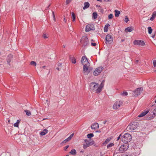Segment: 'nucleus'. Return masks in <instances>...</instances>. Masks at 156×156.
I'll return each instance as SVG.
<instances>
[{"mask_svg": "<svg viewBox=\"0 0 156 156\" xmlns=\"http://www.w3.org/2000/svg\"><path fill=\"white\" fill-rule=\"evenodd\" d=\"M104 86V84L102 83H101L99 85L97 83L92 82L90 85V89L92 91H96L97 93H99L102 91Z\"/></svg>", "mask_w": 156, "mask_h": 156, "instance_id": "obj_1", "label": "nucleus"}, {"mask_svg": "<svg viewBox=\"0 0 156 156\" xmlns=\"http://www.w3.org/2000/svg\"><path fill=\"white\" fill-rule=\"evenodd\" d=\"M129 147V145L127 144H123L120 147H117L115 150L116 153H122L127 150Z\"/></svg>", "mask_w": 156, "mask_h": 156, "instance_id": "obj_2", "label": "nucleus"}, {"mask_svg": "<svg viewBox=\"0 0 156 156\" xmlns=\"http://www.w3.org/2000/svg\"><path fill=\"white\" fill-rule=\"evenodd\" d=\"M122 141L125 143L130 142L132 139L131 136L129 133H125L121 137Z\"/></svg>", "mask_w": 156, "mask_h": 156, "instance_id": "obj_3", "label": "nucleus"}, {"mask_svg": "<svg viewBox=\"0 0 156 156\" xmlns=\"http://www.w3.org/2000/svg\"><path fill=\"white\" fill-rule=\"evenodd\" d=\"M83 72L85 75H87L93 69L92 67H90V64L89 66H83Z\"/></svg>", "mask_w": 156, "mask_h": 156, "instance_id": "obj_4", "label": "nucleus"}, {"mask_svg": "<svg viewBox=\"0 0 156 156\" xmlns=\"http://www.w3.org/2000/svg\"><path fill=\"white\" fill-rule=\"evenodd\" d=\"M138 125L136 123H130L127 127V130H135L137 127Z\"/></svg>", "mask_w": 156, "mask_h": 156, "instance_id": "obj_5", "label": "nucleus"}, {"mask_svg": "<svg viewBox=\"0 0 156 156\" xmlns=\"http://www.w3.org/2000/svg\"><path fill=\"white\" fill-rule=\"evenodd\" d=\"M103 69V67L102 66H100L97 68L95 69L93 72L94 75L95 76H97L100 75Z\"/></svg>", "mask_w": 156, "mask_h": 156, "instance_id": "obj_6", "label": "nucleus"}, {"mask_svg": "<svg viewBox=\"0 0 156 156\" xmlns=\"http://www.w3.org/2000/svg\"><path fill=\"white\" fill-rule=\"evenodd\" d=\"M106 42L107 44H111L113 42V37L110 34H108L105 37Z\"/></svg>", "mask_w": 156, "mask_h": 156, "instance_id": "obj_7", "label": "nucleus"}, {"mask_svg": "<svg viewBox=\"0 0 156 156\" xmlns=\"http://www.w3.org/2000/svg\"><path fill=\"white\" fill-rule=\"evenodd\" d=\"M123 104L122 101H117L115 102L113 105V108L114 109H118Z\"/></svg>", "mask_w": 156, "mask_h": 156, "instance_id": "obj_8", "label": "nucleus"}, {"mask_svg": "<svg viewBox=\"0 0 156 156\" xmlns=\"http://www.w3.org/2000/svg\"><path fill=\"white\" fill-rule=\"evenodd\" d=\"M81 62L82 63V64H83V65L84 66H89V64H90V63L89 62L86 56H83L82 57Z\"/></svg>", "mask_w": 156, "mask_h": 156, "instance_id": "obj_9", "label": "nucleus"}, {"mask_svg": "<svg viewBox=\"0 0 156 156\" xmlns=\"http://www.w3.org/2000/svg\"><path fill=\"white\" fill-rule=\"evenodd\" d=\"M81 42L85 46L88 45L89 41L87 37L86 36H83L81 40Z\"/></svg>", "mask_w": 156, "mask_h": 156, "instance_id": "obj_10", "label": "nucleus"}, {"mask_svg": "<svg viewBox=\"0 0 156 156\" xmlns=\"http://www.w3.org/2000/svg\"><path fill=\"white\" fill-rule=\"evenodd\" d=\"M94 25L92 24H90L86 25L85 31L86 32H88L91 30H94Z\"/></svg>", "mask_w": 156, "mask_h": 156, "instance_id": "obj_11", "label": "nucleus"}, {"mask_svg": "<svg viewBox=\"0 0 156 156\" xmlns=\"http://www.w3.org/2000/svg\"><path fill=\"white\" fill-rule=\"evenodd\" d=\"M142 88H138L133 92V94L134 96H137L140 94V93L142 92Z\"/></svg>", "mask_w": 156, "mask_h": 156, "instance_id": "obj_12", "label": "nucleus"}, {"mask_svg": "<svg viewBox=\"0 0 156 156\" xmlns=\"http://www.w3.org/2000/svg\"><path fill=\"white\" fill-rule=\"evenodd\" d=\"M133 44L134 45H138L144 46L145 43L144 41L140 40H135L133 41Z\"/></svg>", "mask_w": 156, "mask_h": 156, "instance_id": "obj_13", "label": "nucleus"}, {"mask_svg": "<svg viewBox=\"0 0 156 156\" xmlns=\"http://www.w3.org/2000/svg\"><path fill=\"white\" fill-rule=\"evenodd\" d=\"M94 141H92L84 144L83 146V148L85 149L87 147H89L93 144H94Z\"/></svg>", "mask_w": 156, "mask_h": 156, "instance_id": "obj_14", "label": "nucleus"}, {"mask_svg": "<svg viewBox=\"0 0 156 156\" xmlns=\"http://www.w3.org/2000/svg\"><path fill=\"white\" fill-rule=\"evenodd\" d=\"M99 126L98 123L95 122L92 124L91 126V129H96L99 128Z\"/></svg>", "mask_w": 156, "mask_h": 156, "instance_id": "obj_15", "label": "nucleus"}, {"mask_svg": "<svg viewBox=\"0 0 156 156\" xmlns=\"http://www.w3.org/2000/svg\"><path fill=\"white\" fill-rule=\"evenodd\" d=\"M134 30L133 27H130L126 28L125 29V31L126 32H130Z\"/></svg>", "mask_w": 156, "mask_h": 156, "instance_id": "obj_16", "label": "nucleus"}, {"mask_svg": "<svg viewBox=\"0 0 156 156\" xmlns=\"http://www.w3.org/2000/svg\"><path fill=\"white\" fill-rule=\"evenodd\" d=\"M149 112V111L148 110H147L142 112L138 115V117L140 118L144 116L147 114Z\"/></svg>", "mask_w": 156, "mask_h": 156, "instance_id": "obj_17", "label": "nucleus"}, {"mask_svg": "<svg viewBox=\"0 0 156 156\" xmlns=\"http://www.w3.org/2000/svg\"><path fill=\"white\" fill-rule=\"evenodd\" d=\"M12 58V54H10L8 55L7 58V61L8 64H9L11 62Z\"/></svg>", "mask_w": 156, "mask_h": 156, "instance_id": "obj_18", "label": "nucleus"}, {"mask_svg": "<svg viewBox=\"0 0 156 156\" xmlns=\"http://www.w3.org/2000/svg\"><path fill=\"white\" fill-rule=\"evenodd\" d=\"M156 16V12H154L152 14L151 17L150 18V20L153 21Z\"/></svg>", "mask_w": 156, "mask_h": 156, "instance_id": "obj_19", "label": "nucleus"}, {"mask_svg": "<svg viewBox=\"0 0 156 156\" xmlns=\"http://www.w3.org/2000/svg\"><path fill=\"white\" fill-rule=\"evenodd\" d=\"M90 6V4L87 2H85L84 3V6L83 7V9H85L88 8Z\"/></svg>", "mask_w": 156, "mask_h": 156, "instance_id": "obj_20", "label": "nucleus"}, {"mask_svg": "<svg viewBox=\"0 0 156 156\" xmlns=\"http://www.w3.org/2000/svg\"><path fill=\"white\" fill-rule=\"evenodd\" d=\"M74 135V133H73L71 134L70 135V136L66 139L64 140V142H67L69 141L73 137Z\"/></svg>", "mask_w": 156, "mask_h": 156, "instance_id": "obj_21", "label": "nucleus"}, {"mask_svg": "<svg viewBox=\"0 0 156 156\" xmlns=\"http://www.w3.org/2000/svg\"><path fill=\"white\" fill-rule=\"evenodd\" d=\"M48 131L47 129H44L43 131L41 132L40 134L41 135L44 136L47 133Z\"/></svg>", "mask_w": 156, "mask_h": 156, "instance_id": "obj_22", "label": "nucleus"}, {"mask_svg": "<svg viewBox=\"0 0 156 156\" xmlns=\"http://www.w3.org/2000/svg\"><path fill=\"white\" fill-rule=\"evenodd\" d=\"M69 153L71 154L74 155L76 154V150L73 149L69 152Z\"/></svg>", "mask_w": 156, "mask_h": 156, "instance_id": "obj_23", "label": "nucleus"}, {"mask_svg": "<svg viewBox=\"0 0 156 156\" xmlns=\"http://www.w3.org/2000/svg\"><path fill=\"white\" fill-rule=\"evenodd\" d=\"M110 26V25L108 24H107L105 25L104 28V31L105 32H107L108 30V27Z\"/></svg>", "mask_w": 156, "mask_h": 156, "instance_id": "obj_24", "label": "nucleus"}, {"mask_svg": "<svg viewBox=\"0 0 156 156\" xmlns=\"http://www.w3.org/2000/svg\"><path fill=\"white\" fill-rule=\"evenodd\" d=\"M115 12V17H118L120 14V12L117 10H115L114 11Z\"/></svg>", "mask_w": 156, "mask_h": 156, "instance_id": "obj_25", "label": "nucleus"}, {"mask_svg": "<svg viewBox=\"0 0 156 156\" xmlns=\"http://www.w3.org/2000/svg\"><path fill=\"white\" fill-rule=\"evenodd\" d=\"M71 15H72V21L73 22H74L75 21V14L73 12H71Z\"/></svg>", "mask_w": 156, "mask_h": 156, "instance_id": "obj_26", "label": "nucleus"}, {"mask_svg": "<svg viewBox=\"0 0 156 156\" xmlns=\"http://www.w3.org/2000/svg\"><path fill=\"white\" fill-rule=\"evenodd\" d=\"M20 122V121L19 120H17L16 122L14 124V126L15 127H18L19 124Z\"/></svg>", "mask_w": 156, "mask_h": 156, "instance_id": "obj_27", "label": "nucleus"}, {"mask_svg": "<svg viewBox=\"0 0 156 156\" xmlns=\"http://www.w3.org/2000/svg\"><path fill=\"white\" fill-rule=\"evenodd\" d=\"M111 140V138H109L107 139L103 143L104 144H107Z\"/></svg>", "mask_w": 156, "mask_h": 156, "instance_id": "obj_28", "label": "nucleus"}, {"mask_svg": "<svg viewBox=\"0 0 156 156\" xmlns=\"http://www.w3.org/2000/svg\"><path fill=\"white\" fill-rule=\"evenodd\" d=\"M94 136V134L93 133H91L88 134L87 135V137L88 138H90L91 137H93Z\"/></svg>", "mask_w": 156, "mask_h": 156, "instance_id": "obj_29", "label": "nucleus"}, {"mask_svg": "<svg viewBox=\"0 0 156 156\" xmlns=\"http://www.w3.org/2000/svg\"><path fill=\"white\" fill-rule=\"evenodd\" d=\"M114 145V144L113 143H110L107 145V148H109L112 147V146H113Z\"/></svg>", "mask_w": 156, "mask_h": 156, "instance_id": "obj_30", "label": "nucleus"}, {"mask_svg": "<svg viewBox=\"0 0 156 156\" xmlns=\"http://www.w3.org/2000/svg\"><path fill=\"white\" fill-rule=\"evenodd\" d=\"M25 112H26L27 115L29 116L31 114V112L29 110H25Z\"/></svg>", "mask_w": 156, "mask_h": 156, "instance_id": "obj_31", "label": "nucleus"}, {"mask_svg": "<svg viewBox=\"0 0 156 156\" xmlns=\"http://www.w3.org/2000/svg\"><path fill=\"white\" fill-rule=\"evenodd\" d=\"M98 15L96 12H94L93 13V17L94 19H96Z\"/></svg>", "mask_w": 156, "mask_h": 156, "instance_id": "obj_32", "label": "nucleus"}, {"mask_svg": "<svg viewBox=\"0 0 156 156\" xmlns=\"http://www.w3.org/2000/svg\"><path fill=\"white\" fill-rule=\"evenodd\" d=\"M147 29L148 30V32L149 34H151L152 31V29L151 27H148Z\"/></svg>", "mask_w": 156, "mask_h": 156, "instance_id": "obj_33", "label": "nucleus"}, {"mask_svg": "<svg viewBox=\"0 0 156 156\" xmlns=\"http://www.w3.org/2000/svg\"><path fill=\"white\" fill-rule=\"evenodd\" d=\"M30 64L31 65L34 66H36L37 65L36 62L33 61H31Z\"/></svg>", "mask_w": 156, "mask_h": 156, "instance_id": "obj_34", "label": "nucleus"}, {"mask_svg": "<svg viewBox=\"0 0 156 156\" xmlns=\"http://www.w3.org/2000/svg\"><path fill=\"white\" fill-rule=\"evenodd\" d=\"M128 93L126 91H124L121 94L122 96H127L128 95Z\"/></svg>", "mask_w": 156, "mask_h": 156, "instance_id": "obj_35", "label": "nucleus"}, {"mask_svg": "<svg viewBox=\"0 0 156 156\" xmlns=\"http://www.w3.org/2000/svg\"><path fill=\"white\" fill-rule=\"evenodd\" d=\"M153 66L154 67H156V60H153Z\"/></svg>", "mask_w": 156, "mask_h": 156, "instance_id": "obj_36", "label": "nucleus"}, {"mask_svg": "<svg viewBox=\"0 0 156 156\" xmlns=\"http://www.w3.org/2000/svg\"><path fill=\"white\" fill-rule=\"evenodd\" d=\"M71 62L73 63H75L76 62V59L74 58H71Z\"/></svg>", "mask_w": 156, "mask_h": 156, "instance_id": "obj_37", "label": "nucleus"}, {"mask_svg": "<svg viewBox=\"0 0 156 156\" xmlns=\"http://www.w3.org/2000/svg\"><path fill=\"white\" fill-rule=\"evenodd\" d=\"M113 16V15L112 14H110L108 16V18L109 19H111L112 18Z\"/></svg>", "mask_w": 156, "mask_h": 156, "instance_id": "obj_38", "label": "nucleus"}, {"mask_svg": "<svg viewBox=\"0 0 156 156\" xmlns=\"http://www.w3.org/2000/svg\"><path fill=\"white\" fill-rule=\"evenodd\" d=\"M42 37H43L44 39H46L48 37L45 34H43Z\"/></svg>", "mask_w": 156, "mask_h": 156, "instance_id": "obj_39", "label": "nucleus"}, {"mask_svg": "<svg viewBox=\"0 0 156 156\" xmlns=\"http://www.w3.org/2000/svg\"><path fill=\"white\" fill-rule=\"evenodd\" d=\"M129 21V19L127 16H126L125 19V21L126 23H127Z\"/></svg>", "mask_w": 156, "mask_h": 156, "instance_id": "obj_40", "label": "nucleus"}, {"mask_svg": "<svg viewBox=\"0 0 156 156\" xmlns=\"http://www.w3.org/2000/svg\"><path fill=\"white\" fill-rule=\"evenodd\" d=\"M52 15H53V18L54 20V21H55V15L54 12H52Z\"/></svg>", "mask_w": 156, "mask_h": 156, "instance_id": "obj_41", "label": "nucleus"}, {"mask_svg": "<svg viewBox=\"0 0 156 156\" xmlns=\"http://www.w3.org/2000/svg\"><path fill=\"white\" fill-rule=\"evenodd\" d=\"M153 113L154 115H156V108L153 111Z\"/></svg>", "mask_w": 156, "mask_h": 156, "instance_id": "obj_42", "label": "nucleus"}, {"mask_svg": "<svg viewBox=\"0 0 156 156\" xmlns=\"http://www.w3.org/2000/svg\"><path fill=\"white\" fill-rule=\"evenodd\" d=\"M72 0H66V3L67 4H69V3Z\"/></svg>", "mask_w": 156, "mask_h": 156, "instance_id": "obj_43", "label": "nucleus"}, {"mask_svg": "<svg viewBox=\"0 0 156 156\" xmlns=\"http://www.w3.org/2000/svg\"><path fill=\"white\" fill-rule=\"evenodd\" d=\"M69 147V145H67L66 146L64 147V150H65V151H66V150Z\"/></svg>", "mask_w": 156, "mask_h": 156, "instance_id": "obj_44", "label": "nucleus"}, {"mask_svg": "<svg viewBox=\"0 0 156 156\" xmlns=\"http://www.w3.org/2000/svg\"><path fill=\"white\" fill-rule=\"evenodd\" d=\"M91 44L92 46H95L96 45V43H91Z\"/></svg>", "mask_w": 156, "mask_h": 156, "instance_id": "obj_45", "label": "nucleus"}, {"mask_svg": "<svg viewBox=\"0 0 156 156\" xmlns=\"http://www.w3.org/2000/svg\"><path fill=\"white\" fill-rule=\"evenodd\" d=\"M122 135V134H121L120 135L117 137V140H119V139L120 138V136H121V135Z\"/></svg>", "mask_w": 156, "mask_h": 156, "instance_id": "obj_46", "label": "nucleus"}, {"mask_svg": "<svg viewBox=\"0 0 156 156\" xmlns=\"http://www.w3.org/2000/svg\"><path fill=\"white\" fill-rule=\"evenodd\" d=\"M112 0H104V1L106 2H110Z\"/></svg>", "mask_w": 156, "mask_h": 156, "instance_id": "obj_47", "label": "nucleus"}, {"mask_svg": "<svg viewBox=\"0 0 156 156\" xmlns=\"http://www.w3.org/2000/svg\"><path fill=\"white\" fill-rule=\"evenodd\" d=\"M64 21L65 23H66L67 21V20L65 18L64 19Z\"/></svg>", "mask_w": 156, "mask_h": 156, "instance_id": "obj_48", "label": "nucleus"}, {"mask_svg": "<svg viewBox=\"0 0 156 156\" xmlns=\"http://www.w3.org/2000/svg\"><path fill=\"white\" fill-rule=\"evenodd\" d=\"M10 119H8V123H10Z\"/></svg>", "mask_w": 156, "mask_h": 156, "instance_id": "obj_49", "label": "nucleus"}, {"mask_svg": "<svg viewBox=\"0 0 156 156\" xmlns=\"http://www.w3.org/2000/svg\"><path fill=\"white\" fill-rule=\"evenodd\" d=\"M87 141L88 140H87L86 139L84 140V141L85 142H87Z\"/></svg>", "mask_w": 156, "mask_h": 156, "instance_id": "obj_50", "label": "nucleus"}, {"mask_svg": "<svg viewBox=\"0 0 156 156\" xmlns=\"http://www.w3.org/2000/svg\"><path fill=\"white\" fill-rule=\"evenodd\" d=\"M61 65H62V64L61 63H59L58 64V65L59 66H61Z\"/></svg>", "mask_w": 156, "mask_h": 156, "instance_id": "obj_51", "label": "nucleus"}, {"mask_svg": "<svg viewBox=\"0 0 156 156\" xmlns=\"http://www.w3.org/2000/svg\"><path fill=\"white\" fill-rule=\"evenodd\" d=\"M45 66H42V68H43L44 69H45Z\"/></svg>", "mask_w": 156, "mask_h": 156, "instance_id": "obj_52", "label": "nucleus"}, {"mask_svg": "<svg viewBox=\"0 0 156 156\" xmlns=\"http://www.w3.org/2000/svg\"><path fill=\"white\" fill-rule=\"evenodd\" d=\"M106 121H104V123L105 124L106 123Z\"/></svg>", "mask_w": 156, "mask_h": 156, "instance_id": "obj_53", "label": "nucleus"}, {"mask_svg": "<svg viewBox=\"0 0 156 156\" xmlns=\"http://www.w3.org/2000/svg\"><path fill=\"white\" fill-rule=\"evenodd\" d=\"M56 69L58 70H59L60 69L59 68H57Z\"/></svg>", "mask_w": 156, "mask_h": 156, "instance_id": "obj_54", "label": "nucleus"}, {"mask_svg": "<svg viewBox=\"0 0 156 156\" xmlns=\"http://www.w3.org/2000/svg\"><path fill=\"white\" fill-rule=\"evenodd\" d=\"M98 1H101L102 0H97Z\"/></svg>", "mask_w": 156, "mask_h": 156, "instance_id": "obj_55", "label": "nucleus"}, {"mask_svg": "<svg viewBox=\"0 0 156 156\" xmlns=\"http://www.w3.org/2000/svg\"><path fill=\"white\" fill-rule=\"evenodd\" d=\"M154 36H155L154 35L153 36H152V37L153 38L154 37Z\"/></svg>", "mask_w": 156, "mask_h": 156, "instance_id": "obj_56", "label": "nucleus"}, {"mask_svg": "<svg viewBox=\"0 0 156 156\" xmlns=\"http://www.w3.org/2000/svg\"><path fill=\"white\" fill-rule=\"evenodd\" d=\"M136 62H138V60H136Z\"/></svg>", "mask_w": 156, "mask_h": 156, "instance_id": "obj_57", "label": "nucleus"}, {"mask_svg": "<svg viewBox=\"0 0 156 156\" xmlns=\"http://www.w3.org/2000/svg\"><path fill=\"white\" fill-rule=\"evenodd\" d=\"M96 132H100L99 131H97Z\"/></svg>", "mask_w": 156, "mask_h": 156, "instance_id": "obj_58", "label": "nucleus"}, {"mask_svg": "<svg viewBox=\"0 0 156 156\" xmlns=\"http://www.w3.org/2000/svg\"><path fill=\"white\" fill-rule=\"evenodd\" d=\"M154 102H155V103H156V100H155V101H154Z\"/></svg>", "mask_w": 156, "mask_h": 156, "instance_id": "obj_59", "label": "nucleus"}, {"mask_svg": "<svg viewBox=\"0 0 156 156\" xmlns=\"http://www.w3.org/2000/svg\"><path fill=\"white\" fill-rule=\"evenodd\" d=\"M65 46H63V48H65Z\"/></svg>", "mask_w": 156, "mask_h": 156, "instance_id": "obj_60", "label": "nucleus"}, {"mask_svg": "<svg viewBox=\"0 0 156 156\" xmlns=\"http://www.w3.org/2000/svg\"><path fill=\"white\" fill-rule=\"evenodd\" d=\"M66 156H69V155H67Z\"/></svg>", "mask_w": 156, "mask_h": 156, "instance_id": "obj_61", "label": "nucleus"}, {"mask_svg": "<svg viewBox=\"0 0 156 156\" xmlns=\"http://www.w3.org/2000/svg\"><path fill=\"white\" fill-rule=\"evenodd\" d=\"M154 72L156 73V70H155Z\"/></svg>", "mask_w": 156, "mask_h": 156, "instance_id": "obj_62", "label": "nucleus"}, {"mask_svg": "<svg viewBox=\"0 0 156 156\" xmlns=\"http://www.w3.org/2000/svg\"><path fill=\"white\" fill-rule=\"evenodd\" d=\"M43 119V120H44V119Z\"/></svg>", "mask_w": 156, "mask_h": 156, "instance_id": "obj_63", "label": "nucleus"}, {"mask_svg": "<svg viewBox=\"0 0 156 156\" xmlns=\"http://www.w3.org/2000/svg\"><path fill=\"white\" fill-rule=\"evenodd\" d=\"M91 41H93V40H91Z\"/></svg>", "mask_w": 156, "mask_h": 156, "instance_id": "obj_64", "label": "nucleus"}]
</instances>
